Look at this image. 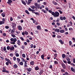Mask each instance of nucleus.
<instances>
[{"label":"nucleus","instance_id":"obj_36","mask_svg":"<svg viewBox=\"0 0 75 75\" xmlns=\"http://www.w3.org/2000/svg\"><path fill=\"white\" fill-rule=\"evenodd\" d=\"M25 35H28V33L27 31H25Z\"/></svg>","mask_w":75,"mask_h":75},{"label":"nucleus","instance_id":"obj_12","mask_svg":"<svg viewBox=\"0 0 75 75\" xmlns=\"http://www.w3.org/2000/svg\"><path fill=\"white\" fill-rule=\"evenodd\" d=\"M52 3L54 4V5H58V3H57L56 2H55L54 1H53L52 2Z\"/></svg>","mask_w":75,"mask_h":75},{"label":"nucleus","instance_id":"obj_49","mask_svg":"<svg viewBox=\"0 0 75 75\" xmlns=\"http://www.w3.org/2000/svg\"><path fill=\"white\" fill-rule=\"evenodd\" d=\"M9 55L11 56V57H13V55H14V54H13L11 53L9 54Z\"/></svg>","mask_w":75,"mask_h":75},{"label":"nucleus","instance_id":"obj_13","mask_svg":"<svg viewBox=\"0 0 75 75\" xmlns=\"http://www.w3.org/2000/svg\"><path fill=\"white\" fill-rule=\"evenodd\" d=\"M30 7L33 9V10H34V9L36 8L37 9V7L36 6H30Z\"/></svg>","mask_w":75,"mask_h":75},{"label":"nucleus","instance_id":"obj_46","mask_svg":"<svg viewBox=\"0 0 75 75\" xmlns=\"http://www.w3.org/2000/svg\"><path fill=\"white\" fill-rule=\"evenodd\" d=\"M21 58V60H22V61L23 62H25V60H24V58Z\"/></svg>","mask_w":75,"mask_h":75},{"label":"nucleus","instance_id":"obj_9","mask_svg":"<svg viewBox=\"0 0 75 75\" xmlns=\"http://www.w3.org/2000/svg\"><path fill=\"white\" fill-rule=\"evenodd\" d=\"M62 65L64 69H66V65L64 64V63L62 64Z\"/></svg>","mask_w":75,"mask_h":75},{"label":"nucleus","instance_id":"obj_64","mask_svg":"<svg viewBox=\"0 0 75 75\" xmlns=\"http://www.w3.org/2000/svg\"><path fill=\"white\" fill-rule=\"evenodd\" d=\"M73 60L74 63H75V58L73 59Z\"/></svg>","mask_w":75,"mask_h":75},{"label":"nucleus","instance_id":"obj_57","mask_svg":"<svg viewBox=\"0 0 75 75\" xmlns=\"http://www.w3.org/2000/svg\"><path fill=\"white\" fill-rule=\"evenodd\" d=\"M69 23H70V24H71V26H72V22H71V21H70V22H69Z\"/></svg>","mask_w":75,"mask_h":75},{"label":"nucleus","instance_id":"obj_58","mask_svg":"<svg viewBox=\"0 0 75 75\" xmlns=\"http://www.w3.org/2000/svg\"><path fill=\"white\" fill-rule=\"evenodd\" d=\"M68 64H71V61H68L67 62Z\"/></svg>","mask_w":75,"mask_h":75},{"label":"nucleus","instance_id":"obj_60","mask_svg":"<svg viewBox=\"0 0 75 75\" xmlns=\"http://www.w3.org/2000/svg\"><path fill=\"white\" fill-rule=\"evenodd\" d=\"M16 42H12L11 43V44H15L16 43H15Z\"/></svg>","mask_w":75,"mask_h":75},{"label":"nucleus","instance_id":"obj_31","mask_svg":"<svg viewBox=\"0 0 75 75\" xmlns=\"http://www.w3.org/2000/svg\"><path fill=\"white\" fill-rule=\"evenodd\" d=\"M19 64L20 65H23V62H21L19 63Z\"/></svg>","mask_w":75,"mask_h":75},{"label":"nucleus","instance_id":"obj_29","mask_svg":"<svg viewBox=\"0 0 75 75\" xmlns=\"http://www.w3.org/2000/svg\"><path fill=\"white\" fill-rule=\"evenodd\" d=\"M41 58L42 59H43V60H44V55H41Z\"/></svg>","mask_w":75,"mask_h":75},{"label":"nucleus","instance_id":"obj_8","mask_svg":"<svg viewBox=\"0 0 75 75\" xmlns=\"http://www.w3.org/2000/svg\"><path fill=\"white\" fill-rule=\"evenodd\" d=\"M36 28L38 30H41V26L40 25H37L36 26Z\"/></svg>","mask_w":75,"mask_h":75},{"label":"nucleus","instance_id":"obj_3","mask_svg":"<svg viewBox=\"0 0 75 75\" xmlns=\"http://www.w3.org/2000/svg\"><path fill=\"white\" fill-rule=\"evenodd\" d=\"M3 70H2V72H6V73H9V71H7L6 70V69L5 67H3Z\"/></svg>","mask_w":75,"mask_h":75},{"label":"nucleus","instance_id":"obj_22","mask_svg":"<svg viewBox=\"0 0 75 75\" xmlns=\"http://www.w3.org/2000/svg\"><path fill=\"white\" fill-rule=\"evenodd\" d=\"M25 13H26V14H28V15H29L30 14V12H28V10H25Z\"/></svg>","mask_w":75,"mask_h":75},{"label":"nucleus","instance_id":"obj_33","mask_svg":"<svg viewBox=\"0 0 75 75\" xmlns=\"http://www.w3.org/2000/svg\"><path fill=\"white\" fill-rule=\"evenodd\" d=\"M2 22H3V23H4V22H5V21H6V20L5 19V18H2Z\"/></svg>","mask_w":75,"mask_h":75},{"label":"nucleus","instance_id":"obj_54","mask_svg":"<svg viewBox=\"0 0 75 75\" xmlns=\"http://www.w3.org/2000/svg\"><path fill=\"white\" fill-rule=\"evenodd\" d=\"M38 5V3H35V6L37 7V5Z\"/></svg>","mask_w":75,"mask_h":75},{"label":"nucleus","instance_id":"obj_63","mask_svg":"<svg viewBox=\"0 0 75 75\" xmlns=\"http://www.w3.org/2000/svg\"><path fill=\"white\" fill-rule=\"evenodd\" d=\"M27 65L26 64H24V67L25 68H27Z\"/></svg>","mask_w":75,"mask_h":75},{"label":"nucleus","instance_id":"obj_2","mask_svg":"<svg viewBox=\"0 0 75 75\" xmlns=\"http://www.w3.org/2000/svg\"><path fill=\"white\" fill-rule=\"evenodd\" d=\"M28 10L30 11H32V13H34L35 14H36V15H38L39 16L40 15V13H38V12H35L34 11H35V9H32L31 8H29L28 9Z\"/></svg>","mask_w":75,"mask_h":75},{"label":"nucleus","instance_id":"obj_42","mask_svg":"<svg viewBox=\"0 0 75 75\" xmlns=\"http://www.w3.org/2000/svg\"><path fill=\"white\" fill-rule=\"evenodd\" d=\"M10 20L11 21H12L13 20V17H11L10 18Z\"/></svg>","mask_w":75,"mask_h":75},{"label":"nucleus","instance_id":"obj_24","mask_svg":"<svg viewBox=\"0 0 75 75\" xmlns=\"http://www.w3.org/2000/svg\"><path fill=\"white\" fill-rule=\"evenodd\" d=\"M60 32L61 33H65V30H60Z\"/></svg>","mask_w":75,"mask_h":75},{"label":"nucleus","instance_id":"obj_4","mask_svg":"<svg viewBox=\"0 0 75 75\" xmlns=\"http://www.w3.org/2000/svg\"><path fill=\"white\" fill-rule=\"evenodd\" d=\"M17 25L16 23H12V27L13 28V29H15L16 28V25Z\"/></svg>","mask_w":75,"mask_h":75},{"label":"nucleus","instance_id":"obj_48","mask_svg":"<svg viewBox=\"0 0 75 75\" xmlns=\"http://www.w3.org/2000/svg\"><path fill=\"white\" fill-rule=\"evenodd\" d=\"M5 60L6 61H7V62H8V61H9V59L7 58H5Z\"/></svg>","mask_w":75,"mask_h":75},{"label":"nucleus","instance_id":"obj_32","mask_svg":"<svg viewBox=\"0 0 75 75\" xmlns=\"http://www.w3.org/2000/svg\"><path fill=\"white\" fill-rule=\"evenodd\" d=\"M66 59L67 61H69L71 60V59L68 57H67L66 58Z\"/></svg>","mask_w":75,"mask_h":75},{"label":"nucleus","instance_id":"obj_59","mask_svg":"<svg viewBox=\"0 0 75 75\" xmlns=\"http://www.w3.org/2000/svg\"><path fill=\"white\" fill-rule=\"evenodd\" d=\"M71 65H72L73 66H74V67H75V65L73 63H71Z\"/></svg>","mask_w":75,"mask_h":75},{"label":"nucleus","instance_id":"obj_39","mask_svg":"<svg viewBox=\"0 0 75 75\" xmlns=\"http://www.w3.org/2000/svg\"><path fill=\"white\" fill-rule=\"evenodd\" d=\"M20 39H21L22 41H24V38H23L22 37H20Z\"/></svg>","mask_w":75,"mask_h":75},{"label":"nucleus","instance_id":"obj_23","mask_svg":"<svg viewBox=\"0 0 75 75\" xmlns=\"http://www.w3.org/2000/svg\"><path fill=\"white\" fill-rule=\"evenodd\" d=\"M30 64L32 65H34V61H32L30 62Z\"/></svg>","mask_w":75,"mask_h":75},{"label":"nucleus","instance_id":"obj_27","mask_svg":"<svg viewBox=\"0 0 75 75\" xmlns=\"http://www.w3.org/2000/svg\"><path fill=\"white\" fill-rule=\"evenodd\" d=\"M62 57L63 58H65V54H62Z\"/></svg>","mask_w":75,"mask_h":75},{"label":"nucleus","instance_id":"obj_18","mask_svg":"<svg viewBox=\"0 0 75 75\" xmlns=\"http://www.w3.org/2000/svg\"><path fill=\"white\" fill-rule=\"evenodd\" d=\"M59 42H60L61 44H64V42L62 41V40H59Z\"/></svg>","mask_w":75,"mask_h":75},{"label":"nucleus","instance_id":"obj_6","mask_svg":"<svg viewBox=\"0 0 75 75\" xmlns=\"http://www.w3.org/2000/svg\"><path fill=\"white\" fill-rule=\"evenodd\" d=\"M40 72H39V74L40 75H42V73L44 72V70L42 69H41L40 71Z\"/></svg>","mask_w":75,"mask_h":75},{"label":"nucleus","instance_id":"obj_50","mask_svg":"<svg viewBox=\"0 0 75 75\" xmlns=\"http://www.w3.org/2000/svg\"><path fill=\"white\" fill-rule=\"evenodd\" d=\"M5 28L6 29H8V28H9V26L6 25L5 26Z\"/></svg>","mask_w":75,"mask_h":75},{"label":"nucleus","instance_id":"obj_41","mask_svg":"<svg viewBox=\"0 0 75 75\" xmlns=\"http://www.w3.org/2000/svg\"><path fill=\"white\" fill-rule=\"evenodd\" d=\"M69 44L70 46H71L72 45V42L71 41H69Z\"/></svg>","mask_w":75,"mask_h":75},{"label":"nucleus","instance_id":"obj_47","mask_svg":"<svg viewBox=\"0 0 75 75\" xmlns=\"http://www.w3.org/2000/svg\"><path fill=\"white\" fill-rule=\"evenodd\" d=\"M3 24H4V23L3 22L1 21H0V25H1Z\"/></svg>","mask_w":75,"mask_h":75},{"label":"nucleus","instance_id":"obj_28","mask_svg":"<svg viewBox=\"0 0 75 75\" xmlns=\"http://www.w3.org/2000/svg\"><path fill=\"white\" fill-rule=\"evenodd\" d=\"M13 67L15 68H17L18 67V66L17 65V64H15L13 65Z\"/></svg>","mask_w":75,"mask_h":75},{"label":"nucleus","instance_id":"obj_21","mask_svg":"<svg viewBox=\"0 0 75 75\" xmlns=\"http://www.w3.org/2000/svg\"><path fill=\"white\" fill-rule=\"evenodd\" d=\"M1 16H2L3 17H4L5 16H6V15H5V13H1Z\"/></svg>","mask_w":75,"mask_h":75},{"label":"nucleus","instance_id":"obj_34","mask_svg":"<svg viewBox=\"0 0 75 75\" xmlns=\"http://www.w3.org/2000/svg\"><path fill=\"white\" fill-rule=\"evenodd\" d=\"M13 42H16V41H17V39H16V38H13Z\"/></svg>","mask_w":75,"mask_h":75},{"label":"nucleus","instance_id":"obj_7","mask_svg":"<svg viewBox=\"0 0 75 75\" xmlns=\"http://www.w3.org/2000/svg\"><path fill=\"white\" fill-rule=\"evenodd\" d=\"M13 2V1L11 0H8V1L7 2V3L9 4V5H11V3Z\"/></svg>","mask_w":75,"mask_h":75},{"label":"nucleus","instance_id":"obj_10","mask_svg":"<svg viewBox=\"0 0 75 75\" xmlns=\"http://www.w3.org/2000/svg\"><path fill=\"white\" fill-rule=\"evenodd\" d=\"M15 29H13L11 30V34H14V31L15 30Z\"/></svg>","mask_w":75,"mask_h":75},{"label":"nucleus","instance_id":"obj_30","mask_svg":"<svg viewBox=\"0 0 75 75\" xmlns=\"http://www.w3.org/2000/svg\"><path fill=\"white\" fill-rule=\"evenodd\" d=\"M54 63L55 65H57V64H58V62L57 61H54Z\"/></svg>","mask_w":75,"mask_h":75},{"label":"nucleus","instance_id":"obj_1","mask_svg":"<svg viewBox=\"0 0 75 75\" xmlns=\"http://www.w3.org/2000/svg\"><path fill=\"white\" fill-rule=\"evenodd\" d=\"M52 15L54 17H59V13L57 11H55V12H52Z\"/></svg>","mask_w":75,"mask_h":75},{"label":"nucleus","instance_id":"obj_20","mask_svg":"<svg viewBox=\"0 0 75 75\" xmlns=\"http://www.w3.org/2000/svg\"><path fill=\"white\" fill-rule=\"evenodd\" d=\"M21 1H22V2L23 3V4H24V5H25V6H26V3L25 2V1H24L22 0Z\"/></svg>","mask_w":75,"mask_h":75},{"label":"nucleus","instance_id":"obj_53","mask_svg":"<svg viewBox=\"0 0 75 75\" xmlns=\"http://www.w3.org/2000/svg\"><path fill=\"white\" fill-rule=\"evenodd\" d=\"M30 3H31V2L30 1H28L27 3L28 5H29L30 4Z\"/></svg>","mask_w":75,"mask_h":75},{"label":"nucleus","instance_id":"obj_44","mask_svg":"<svg viewBox=\"0 0 75 75\" xmlns=\"http://www.w3.org/2000/svg\"><path fill=\"white\" fill-rule=\"evenodd\" d=\"M36 7H38V9H39L40 7V5H38Z\"/></svg>","mask_w":75,"mask_h":75},{"label":"nucleus","instance_id":"obj_19","mask_svg":"<svg viewBox=\"0 0 75 75\" xmlns=\"http://www.w3.org/2000/svg\"><path fill=\"white\" fill-rule=\"evenodd\" d=\"M17 44L18 45L20 46V41L19 40H17Z\"/></svg>","mask_w":75,"mask_h":75},{"label":"nucleus","instance_id":"obj_35","mask_svg":"<svg viewBox=\"0 0 75 75\" xmlns=\"http://www.w3.org/2000/svg\"><path fill=\"white\" fill-rule=\"evenodd\" d=\"M6 48L7 50H10V47L9 46H8Z\"/></svg>","mask_w":75,"mask_h":75},{"label":"nucleus","instance_id":"obj_45","mask_svg":"<svg viewBox=\"0 0 75 75\" xmlns=\"http://www.w3.org/2000/svg\"><path fill=\"white\" fill-rule=\"evenodd\" d=\"M60 19L61 20H63V17H62V16H60Z\"/></svg>","mask_w":75,"mask_h":75},{"label":"nucleus","instance_id":"obj_38","mask_svg":"<svg viewBox=\"0 0 75 75\" xmlns=\"http://www.w3.org/2000/svg\"><path fill=\"white\" fill-rule=\"evenodd\" d=\"M57 55H58L57 53L54 54V57L55 58H57Z\"/></svg>","mask_w":75,"mask_h":75},{"label":"nucleus","instance_id":"obj_52","mask_svg":"<svg viewBox=\"0 0 75 75\" xmlns=\"http://www.w3.org/2000/svg\"><path fill=\"white\" fill-rule=\"evenodd\" d=\"M16 33H17V34H20V32L16 31Z\"/></svg>","mask_w":75,"mask_h":75},{"label":"nucleus","instance_id":"obj_25","mask_svg":"<svg viewBox=\"0 0 75 75\" xmlns=\"http://www.w3.org/2000/svg\"><path fill=\"white\" fill-rule=\"evenodd\" d=\"M16 60H17V61H18V63H19V62H20V59L19 58H17Z\"/></svg>","mask_w":75,"mask_h":75},{"label":"nucleus","instance_id":"obj_61","mask_svg":"<svg viewBox=\"0 0 75 75\" xmlns=\"http://www.w3.org/2000/svg\"><path fill=\"white\" fill-rule=\"evenodd\" d=\"M57 25H58V26H59V25H60V23H57Z\"/></svg>","mask_w":75,"mask_h":75},{"label":"nucleus","instance_id":"obj_17","mask_svg":"<svg viewBox=\"0 0 75 75\" xmlns=\"http://www.w3.org/2000/svg\"><path fill=\"white\" fill-rule=\"evenodd\" d=\"M27 69L28 71V72H31V70H32V69L31 68H27Z\"/></svg>","mask_w":75,"mask_h":75},{"label":"nucleus","instance_id":"obj_15","mask_svg":"<svg viewBox=\"0 0 75 75\" xmlns=\"http://www.w3.org/2000/svg\"><path fill=\"white\" fill-rule=\"evenodd\" d=\"M14 50V46H12L10 48V51H13Z\"/></svg>","mask_w":75,"mask_h":75},{"label":"nucleus","instance_id":"obj_5","mask_svg":"<svg viewBox=\"0 0 75 75\" xmlns=\"http://www.w3.org/2000/svg\"><path fill=\"white\" fill-rule=\"evenodd\" d=\"M18 27L19 30L20 31H21V30H23V28H22L21 26L20 25H18Z\"/></svg>","mask_w":75,"mask_h":75},{"label":"nucleus","instance_id":"obj_43","mask_svg":"<svg viewBox=\"0 0 75 75\" xmlns=\"http://www.w3.org/2000/svg\"><path fill=\"white\" fill-rule=\"evenodd\" d=\"M58 11H59V13H60L61 14H62V13H63L62 11H61V10H59Z\"/></svg>","mask_w":75,"mask_h":75},{"label":"nucleus","instance_id":"obj_16","mask_svg":"<svg viewBox=\"0 0 75 75\" xmlns=\"http://www.w3.org/2000/svg\"><path fill=\"white\" fill-rule=\"evenodd\" d=\"M35 69L36 71H38V70H39L40 68H39L38 66H37L35 67Z\"/></svg>","mask_w":75,"mask_h":75},{"label":"nucleus","instance_id":"obj_51","mask_svg":"<svg viewBox=\"0 0 75 75\" xmlns=\"http://www.w3.org/2000/svg\"><path fill=\"white\" fill-rule=\"evenodd\" d=\"M13 58L14 61H15L16 60V57H13Z\"/></svg>","mask_w":75,"mask_h":75},{"label":"nucleus","instance_id":"obj_56","mask_svg":"<svg viewBox=\"0 0 75 75\" xmlns=\"http://www.w3.org/2000/svg\"><path fill=\"white\" fill-rule=\"evenodd\" d=\"M6 47H4V51H6Z\"/></svg>","mask_w":75,"mask_h":75},{"label":"nucleus","instance_id":"obj_37","mask_svg":"<svg viewBox=\"0 0 75 75\" xmlns=\"http://www.w3.org/2000/svg\"><path fill=\"white\" fill-rule=\"evenodd\" d=\"M63 61L64 63H65L66 64V65H67V62L66 60H63Z\"/></svg>","mask_w":75,"mask_h":75},{"label":"nucleus","instance_id":"obj_55","mask_svg":"<svg viewBox=\"0 0 75 75\" xmlns=\"http://www.w3.org/2000/svg\"><path fill=\"white\" fill-rule=\"evenodd\" d=\"M16 57H19V54H18L17 53H16Z\"/></svg>","mask_w":75,"mask_h":75},{"label":"nucleus","instance_id":"obj_26","mask_svg":"<svg viewBox=\"0 0 75 75\" xmlns=\"http://www.w3.org/2000/svg\"><path fill=\"white\" fill-rule=\"evenodd\" d=\"M11 36L13 38H16V36L14 34H11Z\"/></svg>","mask_w":75,"mask_h":75},{"label":"nucleus","instance_id":"obj_14","mask_svg":"<svg viewBox=\"0 0 75 75\" xmlns=\"http://www.w3.org/2000/svg\"><path fill=\"white\" fill-rule=\"evenodd\" d=\"M41 11H42V12H43L44 13H47V11H46V10H45L44 9H42Z\"/></svg>","mask_w":75,"mask_h":75},{"label":"nucleus","instance_id":"obj_40","mask_svg":"<svg viewBox=\"0 0 75 75\" xmlns=\"http://www.w3.org/2000/svg\"><path fill=\"white\" fill-rule=\"evenodd\" d=\"M22 57L23 58H25V55L24 54H22Z\"/></svg>","mask_w":75,"mask_h":75},{"label":"nucleus","instance_id":"obj_62","mask_svg":"<svg viewBox=\"0 0 75 75\" xmlns=\"http://www.w3.org/2000/svg\"><path fill=\"white\" fill-rule=\"evenodd\" d=\"M49 12L50 13H51L52 14V11L49 10Z\"/></svg>","mask_w":75,"mask_h":75},{"label":"nucleus","instance_id":"obj_11","mask_svg":"<svg viewBox=\"0 0 75 75\" xmlns=\"http://www.w3.org/2000/svg\"><path fill=\"white\" fill-rule=\"evenodd\" d=\"M71 70L72 72L75 73V69H74L73 67H71Z\"/></svg>","mask_w":75,"mask_h":75}]
</instances>
